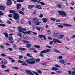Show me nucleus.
Listing matches in <instances>:
<instances>
[{"mask_svg":"<svg viewBox=\"0 0 75 75\" xmlns=\"http://www.w3.org/2000/svg\"><path fill=\"white\" fill-rule=\"evenodd\" d=\"M30 60L27 59L25 60V62L29 64H33L35 63V59L34 58L30 59Z\"/></svg>","mask_w":75,"mask_h":75,"instance_id":"f257e3e1","label":"nucleus"},{"mask_svg":"<svg viewBox=\"0 0 75 75\" xmlns=\"http://www.w3.org/2000/svg\"><path fill=\"white\" fill-rule=\"evenodd\" d=\"M51 50L50 49H46L41 51L40 53V56L41 57H44V55L42 54L44 53H47V52H50Z\"/></svg>","mask_w":75,"mask_h":75,"instance_id":"f03ea898","label":"nucleus"},{"mask_svg":"<svg viewBox=\"0 0 75 75\" xmlns=\"http://www.w3.org/2000/svg\"><path fill=\"white\" fill-rule=\"evenodd\" d=\"M13 14L14 15L13 16V17L16 20L19 18V15H18L17 13H13Z\"/></svg>","mask_w":75,"mask_h":75,"instance_id":"7ed1b4c3","label":"nucleus"},{"mask_svg":"<svg viewBox=\"0 0 75 75\" xmlns=\"http://www.w3.org/2000/svg\"><path fill=\"white\" fill-rule=\"evenodd\" d=\"M58 13L60 14L61 16H67V14L65 13V12L63 11H59Z\"/></svg>","mask_w":75,"mask_h":75,"instance_id":"20e7f679","label":"nucleus"},{"mask_svg":"<svg viewBox=\"0 0 75 75\" xmlns=\"http://www.w3.org/2000/svg\"><path fill=\"white\" fill-rule=\"evenodd\" d=\"M1 64H3V65H4V64H7V61L6 60L4 59L1 62Z\"/></svg>","mask_w":75,"mask_h":75,"instance_id":"39448f33","label":"nucleus"},{"mask_svg":"<svg viewBox=\"0 0 75 75\" xmlns=\"http://www.w3.org/2000/svg\"><path fill=\"white\" fill-rule=\"evenodd\" d=\"M5 8L6 7H5L4 6L2 5H0V9L1 10L4 11Z\"/></svg>","mask_w":75,"mask_h":75,"instance_id":"423d86ee","label":"nucleus"},{"mask_svg":"<svg viewBox=\"0 0 75 75\" xmlns=\"http://www.w3.org/2000/svg\"><path fill=\"white\" fill-rule=\"evenodd\" d=\"M59 62L61 64H63L65 65H66V64H65V63H66V62L64 61L63 59L59 60Z\"/></svg>","mask_w":75,"mask_h":75,"instance_id":"0eeeda50","label":"nucleus"},{"mask_svg":"<svg viewBox=\"0 0 75 75\" xmlns=\"http://www.w3.org/2000/svg\"><path fill=\"white\" fill-rule=\"evenodd\" d=\"M25 72L28 74H29V75H35L33 73H32L31 71H29L28 70H26L25 71Z\"/></svg>","mask_w":75,"mask_h":75,"instance_id":"6e6552de","label":"nucleus"},{"mask_svg":"<svg viewBox=\"0 0 75 75\" xmlns=\"http://www.w3.org/2000/svg\"><path fill=\"white\" fill-rule=\"evenodd\" d=\"M42 21L44 23H46L47 22H48V18H42Z\"/></svg>","mask_w":75,"mask_h":75,"instance_id":"1a4fd4ad","label":"nucleus"},{"mask_svg":"<svg viewBox=\"0 0 75 75\" xmlns=\"http://www.w3.org/2000/svg\"><path fill=\"white\" fill-rule=\"evenodd\" d=\"M24 1V0H19L16 1H14V4H16L17 2H18L19 3H23Z\"/></svg>","mask_w":75,"mask_h":75,"instance_id":"9d476101","label":"nucleus"},{"mask_svg":"<svg viewBox=\"0 0 75 75\" xmlns=\"http://www.w3.org/2000/svg\"><path fill=\"white\" fill-rule=\"evenodd\" d=\"M41 0H31L30 1L31 2H37V3H40Z\"/></svg>","mask_w":75,"mask_h":75,"instance_id":"9b49d317","label":"nucleus"},{"mask_svg":"<svg viewBox=\"0 0 75 75\" xmlns=\"http://www.w3.org/2000/svg\"><path fill=\"white\" fill-rule=\"evenodd\" d=\"M12 4L13 2H12V1H7L6 3V4L8 6H11V5Z\"/></svg>","mask_w":75,"mask_h":75,"instance_id":"f8f14e48","label":"nucleus"},{"mask_svg":"<svg viewBox=\"0 0 75 75\" xmlns=\"http://www.w3.org/2000/svg\"><path fill=\"white\" fill-rule=\"evenodd\" d=\"M35 8L39 9L40 10H42V8L41 7V6L40 5H37L35 6Z\"/></svg>","mask_w":75,"mask_h":75,"instance_id":"ddd939ff","label":"nucleus"},{"mask_svg":"<svg viewBox=\"0 0 75 75\" xmlns=\"http://www.w3.org/2000/svg\"><path fill=\"white\" fill-rule=\"evenodd\" d=\"M39 37H40V38H42L43 37V38L44 40H46V38H45V35H39Z\"/></svg>","mask_w":75,"mask_h":75,"instance_id":"4468645a","label":"nucleus"},{"mask_svg":"<svg viewBox=\"0 0 75 75\" xmlns=\"http://www.w3.org/2000/svg\"><path fill=\"white\" fill-rule=\"evenodd\" d=\"M22 41L24 44H29L30 43V42L25 40H22Z\"/></svg>","mask_w":75,"mask_h":75,"instance_id":"2eb2a0df","label":"nucleus"},{"mask_svg":"<svg viewBox=\"0 0 75 75\" xmlns=\"http://www.w3.org/2000/svg\"><path fill=\"white\" fill-rule=\"evenodd\" d=\"M33 21L35 23H37L38 22V19L36 18H35L33 19Z\"/></svg>","mask_w":75,"mask_h":75,"instance_id":"dca6fc26","label":"nucleus"},{"mask_svg":"<svg viewBox=\"0 0 75 75\" xmlns=\"http://www.w3.org/2000/svg\"><path fill=\"white\" fill-rule=\"evenodd\" d=\"M35 6L34 5H29L28 8L29 9H31V8H33V7H34Z\"/></svg>","mask_w":75,"mask_h":75,"instance_id":"f3484780","label":"nucleus"},{"mask_svg":"<svg viewBox=\"0 0 75 75\" xmlns=\"http://www.w3.org/2000/svg\"><path fill=\"white\" fill-rule=\"evenodd\" d=\"M16 6L17 9H19L21 8V4H17Z\"/></svg>","mask_w":75,"mask_h":75,"instance_id":"a211bd4d","label":"nucleus"},{"mask_svg":"<svg viewBox=\"0 0 75 75\" xmlns=\"http://www.w3.org/2000/svg\"><path fill=\"white\" fill-rule=\"evenodd\" d=\"M53 50H54V52H57V53H59V54H60L61 53V52L58 50H56L54 48H53Z\"/></svg>","mask_w":75,"mask_h":75,"instance_id":"6ab92c4d","label":"nucleus"},{"mask_svg":"<svg viewBox=\"0 0 75 75\" xmlns=\"http://www.w3.org/2000/svg\"><path fill=\"white\" fill-rule=\"evenodd\" d=\"M63 25H64L65 26H68V27H72V25L70 24H67L66 23H63Z\"/></svg>","mask_w":75,"mask_h":75,"instance_id":"aec40b11","label":"nucleus"},{"mask_svg":"<svg viewBox=\"0 0 75 75\" xmlns=\"http://www.w3.org/2000/svg\"><path fill=\"white\" fill-rule=\"evenodd\" d=\"M17 34L18 36L20 37L21 38H22V34L19 32L17 33Z\"/></svg>","mask_w":75,"mask_h":75,"instance_id":"412c9836","label":"nucleus"},{"mask_svg":"<svg viewBox=\"0 0 75 75\" xmlns=\"http://www.w3.org/2000/svg\"><path fill=\"white\" fill-rule=\"evenodd\" d=\"M18 12L20 14H22V15H25L24 13L21 11H18Z\"/></svg>","mask_w":75,"mask_h":75,"instance_id":"4be33fe9","label":"nucleus"},{"mask_svg":"<svg viewBox=\"0 0 75 75\" xmlns=\"http://www.w3.org/2000/svg\"><path fill=\"white\" fill-rule=\"evenodd\" d=\"M56 6L57 7V8H62V6H61V4H57L56 5Z\"/></svg>","mask_w":75,"mask_h":75,"instance_id":"5701e85b","label":"nucleus"},{"mask_svg":"<svg viewBox=\"0 0 75 75\" xmlns=\"http://www.w3.org/2000/svg\"><path fill=\"white\" fill-rule=\"evenodd\" d=\"M64 37V35H60L59 37L58 38V39H62Z\"/></svg>","mask_w":75,"mask_h":75,"instance_id":"b1692460","label":"nucleus"},{"mask_svg":"<svg viewBox=\"0 0 75 75\" xmlns=\"http://www.w3.org/2000/svg\"><path fill=\"white\" fill-rule=\"evenodd\" d=\"M21 29H22V28H21V27H19L18 28V30L19 31V32H21Z\"/></svg>","mask_w":75,"mask_h":75,"instance_id":"393cba45","label":"nucleus"},{"mask_svg":"<svg viewBox=\"0 0 75 75\" xmlns=\"http://www.w3.org/2000/svg\"><path fill=\"white\" fill-rule=\"evenodd\" d=\"M31 47V44H29L27 45V47L28 48H30Z\"/></svg>","mask_w":75,"mask_h":75,"instance_id":"a878e982","label":"nucleus"},{"mask_svg":"<svg viewBox=\"0 0 75 75\" xmlns=\"http://www.w3.org/2000/svg\"><path fill=\"white\" fill-rule=\"evenodd\" d=\"M23 36L24 38L26 39L28 38V36L27 35H23Z\"/></svg>","mask_w":75,"mask_h":75,"instance_id":"bb28decb","label":"nucleus"},{"mask_svg":"<svg viewBox=\"0 0 75 75\" xmlns=\"http://www.w3.org/2000/svg\"><path fill=\"white\" fill-rule=\"evenodd\" d=\"M57 39H54L53 40V41L54 43H56V42H57Z\"/></svg>","mask_w":75,"mask_h":75,"instance_id":"cd10ccee","label":"nucleus"},{"mask_svg":"<svg viewBox=\"0 0 75 75\" xmlns=\"http://www.w3.org/2000/svg\"><path fill=\"white\" fill-rule=\"evenodd\" d=\"M4 34L5 35V37L8 38V33H4Z\"/></svg>","mask_w":75,"mask_h":75,"instance_id":"c85d7f7f","label":"nucleus"},{"mask_svg":"<svg viewBox=\"0 0 75 75\" xmlns=\"http://www.w3.org/2000/svg\"><path fill=\"white\" fill-rule=\"evenodd\" d=\"M8 40L9 41H12L13 40V37L10 36L8 37Z\"/></svg>","mask_w":75,"mask_h":75,"instance_id":"c756f323","label":"nucleus"},{"mask_svg":"<svg viewBox=\"0 0 75 75\" xmlns=\"http://www.w3.org/2000/svg\"><path fill=\"white\" fill-rule=\"evenodd\" d=\"M51 70H58V69L57 68H56V67H52L51 68Z\"/></svg>","mask_w":75,"mask_h":75,"instance_id":"7c9ffc66","label":"nucleus"},{"mask_svg":"<svg viewBox=\"0 0 75 75\" xmlns=\"http://www.w3.org/2000/svg\"><path fill=\"white\" fill-rule=\"evenodd\" d=\"M22 65H25V66H26L27 65H28L27 64H26V63L24 62H23L21 64Z\"/></svg>","mask_w":75,"mask_h":75,"instance_id":"2f4dec72","label":"nucleus"},{"mask_svg":"<svg viewBox=\"0 0 75 75\" xmlns=\"http://www.w3.org/2000/svg\"><path fill=\"white\" fill-rule=\"evenodd\" d=\"M26 29L24 28H22L21 32H23V31H26Z\"/></svg>","mask_w":75,"mask_h":75,"instance_id":"473e14b6","label":"nucleus"},{"mask_svg":"<svg viewBox=\"0 0 75 75\" xmlns=\"http://www.w3.org/2000/svg\"><path fill=\"white\" fill-rule=\"evenodd\" d=\"M10 13H16V11L13 10H9Z\"/></svg>","mask_w":75,"mask_h":75,"instance_id":"72a5a7b5","label":"nucleus"},{"mask_svg":"<svg viewBox=\"0 0 75 75\" xmlns=\"http://www.w3.org/2000/svg\"><path fill=\"white\" fill-rule=\"evenodd\" d=\"M0 55L2 56V57H6V55L4 53L1 54H0Z\"/></svg>","mask_w":75,"mask_h":75,"instance_id":"f704fd0d","label":"nucleus"},{"mask_svg":"<svg viewBox=\"0 0 75 75\" xmlns=\"http://www.w3.org/2000/svg\"><path fill=\"white\" fill-rule=\"evenodd\" d=\"M22 33H23L24 34H30V32L29 31L27 32H23Z\"/></svg>","mask_w":75,"mask_h":75,"instance_id":"c9c22d12","label":"nucleus"},{"mask_svg":"<svg viewBox=\"0 0 75 75\" xmlns=\"http://www.w3.org/2000/svg\"><path fill=\"white\" fill-rule=\"evenodd\" d=\"M57 27H59V28H62L64 27V26H63L61 25H58L57 26Z\"/></svg>","mask_w":75,"mask_h":75,"instance_id":"e433bc0d","label":"nucleus"},{"mask_svg":"<svg viewBox=\"0 0 75 75\" xmlns=\"http://www.w3.org/2000/svg\"><path fill=\"white\" fill-rule=\"evenodd\" d=\"M1 66L2 68H7V67L4 65H1Z\"/></svg>","mask_w":75,"mask_h":75,"instance_id":"4c0bfd02","label":"nucleus"},{"mask_svg":"<svg viewBox=\"0 0 75 75\" xmlns=\"http://www.w3.org/2000/svg\"><path fill=\"white\" fill-rule=\"evenodd\" d=\"M1 16H4V13H3V12L1 11H0V17Z\"/></svg>","mask_w":75,"mask_h":75,"instance_id":"58836bf2","label":"nucleus"},{"mask_svg":"<svg viewBox=\"0 0 75 75\" xmlns=\"http://www.w3.org/2000/svg\"><path fill=\"white\" fill-rule=\"evenodd\" d=\"M6 25L5 24H0V26H2V27H6Z\"/></svg>","mask_w":75,"mask_h":75,"instance_id":"ea45409f","label":"nucleus"},{"mask_svg":"<svg viewBox=\"0 0 75 75\" xmlns=\"http://www.w3.org/2000/svg\"><path fill=\"white\" fill-rule=\"evenodd\" d=\"M34 47H35V48H40V46L39 45H34Z\"/></svg>","mask_w":75,"mask_h":75,"instance_id":"a19ab883","label":"nucleus"},{"mask_svg":"<svg viewBox=\"0 0 75 75\" xmlns=\"http://www.w3.org/2000/svg\"><path fill=\"white\" fill-rule=\"evenodd\" d=\"M36 71L37 72H38V73H40V74L42 73V72L39 70H36Z\"/></svg>","mask_w":75,"mask_h":75,"instance_id":"79ce46f5","label":"nucleus"},{"mask_svg":"<svg viewBox=\"0 0 75 75\" xmlns=\"http://www.w3.org/2000/svg\"><path fill=\"white\" fill-rule=\"evenodd\" d=\"M58 58L60 59H62L63 58V57L61 56H60L58 57Z\"/></svg>","mask_w":75,"mask_h":75,"instance_id":"37998d69","label":"nucleus"},{"mask_svg":"<svg viewBox=\"0 0 75 75\" xmlns=\"http://www.w3.org/2000/svg\"><path fill=\"white\" fill-rule=\"evenodd\" d=\"M19 49L20 50H22V51H25V50H26V49H25L22 48H20Z\"/></svg>","mask_w":75,"mask_h":75,"instance_id":"c03bdc74","label":"nucleus"},{"mask_svg":"<svg viewBox=\"0 0 75 75\" xmlns=\"http://www.w3.org/2000/svg\"><path fill=\"white\" fill-rule=\"evenodd\" d=\"M56 73H57V74H61V73H62V71H56Z\"/></svg>","mask_w":75,"mask_h":75,"instance_id":"a18cd8bd","label":"nucleus"},{"mask_svg":"<svg viewBox=\"0 0 75 75\" xmlns=\"http://www.w3.org/2000/svg\"><path fill=\"white\" fill-rule=\"evenodd\" d=\"M13 69H16L17 70L18 69V68L17 67H13Z\"/></svg>","mask_w":75,"mask_h":75,"instance_id":"49530a36","label":"nucleus"},{"mask_svg":"<svg viewBox=\"0 0 75 75\" xmlns=\"http://www.w3.org/2000/svg\"><path fill=\"white\" fill-rule=\"evenodd\" d=\"M0 47L1 48V49H4L5 48L2 45H1L0 46Z\"/></svg>","mask_w":75,"mask_h":75,"instance_id":"de8ad7c7","label":"nucleus"},{"mask_svg":"<svg viewBox=\"0 0 75 75\" xmlns=\"http://www.w3.org/2000/svg\"><path fill=\"white\" fill-rule=\"evenodd\" d=\"M72 75H75V70L71 72Z\"/></svg>","mask_w":75,"mask_h":75,"instance_id":"09e8293b","label":"nucleus"},{"mask_svg":"<svg viewBox=\"0 0 75 75\" xmlns=\"http://www.w3.org/2000/svg\"><path fill=\"white\" fill-rule=\"evenodd\" d=\"M36 29L37 30H38V31H40V30H41V28L40 27H37L36 28Z\"/></svg>","mask_w":75,"mask_h":75,"instance_id":"8fccbe9b","label":"nucleus"},{"mask_svg":"<svg viewBox=\"0 0 75 75\" xmlns=\"http://www.w3.org/2000/svg\"><path fill=\"white\" fill-rule=\"evenodd\" d=\"M24 58V57L23 56H19L18 57V58L19 59H22V58Z\"/></svg>","mask_w":75,"mask_h":75,"instance_id":"3c124183","label":"nucleus"},{"mask_svg":"<svg viewBox=\"0 0 75 75\" xmlns=\"http://www.w3.org/2000/svg\"><path fill=\"white\" fill-rule=\"evenodd\" d=\"M33 72L36 75H40L38 74L37 73V72L35 71H33Z\"/></svg>","mask_w":75,"mask_h":75,"instance_id":"603ef678","label":"nucleus"},{"mask_svg":"<svg viewBox=\"0 0 75 75\" xmlns=\"http://www.w3.org/2000/svg\"><path fill=\"white\" fill-rule=\"evenodd\" d=\"M50 20H52V21H55V20H56V19L53 18H50Z\"/></svg>","mask_w":75,"mask_h":75,"instance_id":"864d4df0","label":"nucleus"},{"mask_svg":"<svg viewBox=\"0 0 75 75\" xmlns=\"http://www.w3.org/2000/svg\"><path fill=\"white\" fill-rule=\"evenodd\" d=\"M55 67H58V68H60V66L58 65V64H56L55 65Z\"/></svg>","mask_w":75,"mask_h":75,"instance_id":"5fc2aeb1","label":"nucleus"},{"mask_svg":"<svg viewBox=\"0 0 75 75\" xmlns=\"http://www.w3.org/2000/svg\"><path fill=\"white\" fill-rule=\"evenodd\" d=\"M35 61L36 62H39L40 61V59H36Z\"/></svg>","mask_w":75,"mask_h":75,"instance_id":"6e6d98bb","label":"nucleus"},{"mask_svg":"<svg viewBox=\"0 0 75 75\" xmlns=\"http://www.w3.org/2000/svg\"><path fill=\"white\" fill-rule=\"evenodd\" d=\"M53 42H54L53 41H51L50 43V45H52L53 44Z\"/></svg>","mask_w":75,"mask_h":75,"instance_id":"4d7b16f0","label":"nucleus"},{"mask_svg":"<svg viewBox=\"0 0 75 75\" xmlns=\"http://www.w3.org/2000/svg\"><path fill=\"white\" fill-rule=\"evenodd\" d=\"M43 15L42 14H41L39 16V17H40V18H42V17H43Z\"/></svg>","mask_w":75,"mask_h":75,"instance_id":"13d9d810","label":"nucleus"},{"mask_svg":"<svg viewBox=\"0 0 75 75\" xmlns=\"http://www.w3.org/2000/svg\"><path fill=\"white\" fill-rule=\"evenodd\" d=\"M23 62V61L21 60H18V63H22Z\"/></svg>","mask_w":75,"mask_h":75,"instance_id":"bf43d9fd","label":"nucleus"},{"mask_svg":"<svg viewBox=\"0 0 75 75\" xmlns=\"http://www.w3.org/2000/svg\"><path fill=\"white\" fill-rule=\"evenodd\" d=\"M7 23H8V24H11V23L9 21H7Z\"/></svg>","mask_w":75,"mask_h":75,"instance_id":"052dcab7","label":"nucleus"},{"mask_svg":"<svg viewBox=\"0 0 75 75\" xmlns=\"http://www.w3.org/2000/svg\"><path fill=\"white\" fill-rule=\"evenodd\" d=\"M40 4L42 5H45V3H44L43 2H40Z\"/></svg>","mask_w":75,"mask_h":75,"instance_id":"680f3d73","label":"nucleus"},{"mask_svg":"<svg viewBox=\"0 0 75 75\" xmlns=\"http://www.w3.org/2000/svg\"><path fill=\"white\" fill-rule=\"evenodd\" d=\"M69 74V75H72V72L71 71H68Z\"/></svg>","mask_w":75,"mask_h":75,"instance_id":"e2e57ef3","label":"nucleus"},{"mask_svg":"<svg viewBox=\"0 0 75 75\" xmlns=\"http://www.w3.org/2000/svg\"><path fill=\"white\" fill-rule=\"evenodd\" d=\"M60 21H61L59 20H56L57 23H59V22H60Z\"/></svg>","mask_w":75,"mask_h":75,"instance_id":"0e129e2a","label":"nucleus"},{"mask_svg":"<svg viewBox=\"0 0 75 75\" xmlns=\"http://www.w3.org/2000/svg\"><path fill=\"white\" fill-rule=\"evenodd\" d=\"M13 47L14 48H16V45H13Z\"/></svg>","mask_w":75,"mask_h":75,"instance_id":"69168bd1","label":"nucleus"},{"mask_svg":"<svg viewBox=\"0 0 75 75\" xmlns=\"http://www.w3.org/2000/svg\"><path fill=\"white\" fill-rule=\"evenodd\" d=\"M11 61L12 62H13V63L15 62V60L12 59L11 60Z\"/></svg>","mask_w":75,"mask_h":75,"instance_id":"338daca9","label":"nucleus"},{"mask_svg":"<svg viewBox=\"0 0 75 75\" xmlns=\"http://www.w3.org/2000/svg\"><path fill=\"white\" fill-rule=\"evenodd\" d=\"M58 43H61V42L58 40H57V42Z\"/></svg>","mask_w":75,"mask_h":75,"instance_id":"774afa93","label":"nucleus"}]
</instances>
